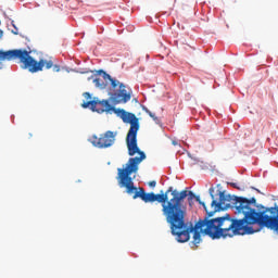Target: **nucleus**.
Segmentation results:
<instances>
[{
	"label": "nucleus",
	"instance_id": "9",
	"mask_svg": "<svg viewBox=\"0 0 278 278\" xmlns=\"http://www.w3.org/2000/svg\"><path fill=\"white\" fill-rule=\"evenodd\" d=\"M195 201L204 207L205 212H207V206H205V202L201 201V197L195 195Z\"/></svg>",
	"mask_w": 278,
	"mask_h": 278
},
{
	"label": "nucleus",
	"instance_id": "1",
	"mask_svg": "<svg viewBox=\"0 0 278 278\" xmlns=\"http://www.w3.org/2000/svg\"><path fill=\"white\" fill-rule=\"evenodd\" d=\"M211 199V206L213 212L207 213L208 217L214 216L215 212L223 210L225 202L229 200L237 216H243L241 219H233L229 214L225 216L208 219H200L195 224V229H201L212 240H219V238H233V236H251L262 231L264 227L276 231L278 235V206L267 207L257 212V200L244 197L227 195L224 191H219V201L214 199V188L208 189Z\"/></svg>",
	"mask_w": 278,
	"mask_h": 278
},
{
	"label": "nucleus",
	"instance_id": "13",
	"mask_svg": "<svg viewBox=\"0 0 278 278\" xmlns=\"http://www.w3.org/2000/svg\"><path fill=\"white\" fill-rule=\"evenodd\" d=\"M144 112H147V114L151 117L153 115V112H151L149 109H144Z\"/></svg>",
	"mask_w": 278,
	"mask_h": 278
},
{
	"label": "nucleus",
	"instance_id": "4",
	"mask_svg": "<svg viewBox=\"0 0 278 278\" xmlns=\"http://www.w3.org/2000/svg\"><path fill=\"white\" fill-rule=\"evenodd\" d=\"M29 51L23 49L0 50V71L3 68V62H11V60H20L22 64V68L28 71L29 73H40L43 68H52L53 73H60V65L53 64L51 60L41 59L36 61L34 56H31Z\"/></svg>",
	"mask_w": 278,
	"mask_h": 278
},
{
	"label": "nucleus",
	"instance_id": "12",
	"mask_svg": "<svg viewBox=\"0 0 278 278\" xmlns=\"http://www.w3.org/2000/svg\"><path fill=\"white\" fill-rule=\"evenodd\" d=\"M230 186L232 188H236L237 190H240V187H238V184H236V182H230Z\"/></svg>",
	"mask_w": 278,
	"mask_h": 278
},
{
	"label": "nucleus",
	"instance_id": "7",
	"mask_svg": "<svg viewBox=\"0 0 278 278\" xmlns=\"http://www.w3.org/2000/svg\"><path fill=\"white\" fill-rule=\"evenodd\" d=\"M85 110L90 108L92 112H98V114H103V112H114L116 108L110 104L108 100H99V98H93L92 101H86L81 104Z\"/></svg>",
	"mask_w": 278,
	"mask_h": 278
},
{
	"label": "nucleus",
	"instance_id": "14",
	"mask_svg": "<svg viewBox=\"0 0 278 278\" xmlns=\"http://www.w3.org/2000/svg\"><path fill=\"white\" fill-rule=\"evenodd\" d=\"M150 118H153V121H157V116H155L154 113H152L151 117Z\"/></svg>",
	"mask_w": 278,
	"mask_h": 278
},
{
	"label": "nucleus",
	"instance_id": "2",
	"mask_svg": "<svg viewBox=\"0 0 278 278\" xmlns=\"http://www.w3.org/2000/svg\"><path fill=\"white\" fill-rule=\"evenodd\" d=\"M132 199H141L143 203H161L162 214L165 216L167 225H169L172 236L176 237L177 242L184 243L190 240V232L194 231L192 226L186 224V206L184 201L188 197L189 205H192V199H197V195L192 191L174 190L169 187L165 192L161 193H146L144 188L139 187L132 191Z\"/></svg>",
	"mask_w": 278,
	"mask_h": 278
},
{
	"label": "nucleus",
	"instance_id": "5",
	"mask_svg": "<svg viewBox=\"0 0 278 278\" xmlns=\"http://www.w3.org/2000/svg\"><path fill=\"white\" fill-rule=\"evenodd\" d=\"M90 79H93V84L99 90H105L108 85L111 84L109 87V100L113 105H119L121 103H128V101H131V89L127 88V86L118 79L112 78L105 71H97L94 76L88 78V81H90Z\"/></svg>",
	"mask_w": 278,
	"mask_h": 278
},
{
	"label": "nucleus",
	"instance_id": "10",
	"mask_svg": "<svg viewBox=\"0 0 278 278\" xmlns=\"http://www.w3.org/2000/svg\"><path fill=\"white\" fill-rule=\"evenodd\" d=\"M83 97L86 99V101H92V94H90V92H84Z\"/></svg>",
	"mask_w": 278,
	"mask_h": 278
},
{
	"label": "nucleus",
	"instance_id": "11",
	"mask_svg": "<svg viewBox=\"0 0 278 278\" xmlns=\"http://www.w3.org/2000/svg\"><path fill=\"white\" fill-rule=\"evenodd\" d=\"M150 188H155L157 186V182L155 180H152L149 182Z\"/></svg>",
	"mask_w": 278,
	"mask_h": 278
},
{
	"label": "nucleus",
	"instance_id": "3",
	"mask_svg": "<svg viewBox=\"0 0 278 278\" xmlns=\"http://www.w3.org/2000/svg\"><path fill=\"white\" fill-rule=\"evenodd\" d=\"M113 112L122 118L123 123H129L130 125L126 136V147L130 159L123 168H117V180L121 188H126L127 194H134V190H138V188L134 186L131 175L132 173H138V166L142 164L143 160H147V154L138 147L140 122L136 117V114L129 113L124 109H113ZM136 154L139 156L134 157Z\"/></svg>",
	"mask_w": 278,
	"mask_h": 278
},
{
	"label": "nucleus",
	"instance_id": "6",
	"mask_svg": "<svg viewBox=\"0 0 278 278\" xmlns=\"http://www.w3.org/2000/svg\"><path fill=\"white\" fill-rule=\"evenodd\" d=\"M114 142H116V132L112 130H108L106 132L100 135V137H97V135L91 137V144L97 147V149H108L112 147Z\"/></svg>",
	"mask_w": 278,
	"mask_h": 278
},
{
	"label": "nucleus",
	"instance_id": "8",
	"mask_svg": "<svg viewBox=\"0 0 278 278\" xmlns=\"http://www.w3.org/2000/svg\"><path fill=\"white\" fill-rule=\"evenodd\" d=\"M192 231L191 233L193 232V241H192V244H194V247H197V244H201V231H204L205 230H201V229H197V226L192 227ZM200 230V231H199Z\"/></svg>",
	"mask_w": 278,
	"mask_h": 278
},
{
	"label": "nucleus",
	"instance_id": "15",
	"mask_svg": "<svg viewBox=\"0 0 278 278\" xmlns=\"http://www.w3.org/2000/svg\"><path fill=\"white\" fill-rule=\"evenodd\" d=\"M173 144L175 146V144H177V142L173 141Z\"/></svg>",
	"mask_w": 278,
	"mask_h": 278
}]
</instances>
